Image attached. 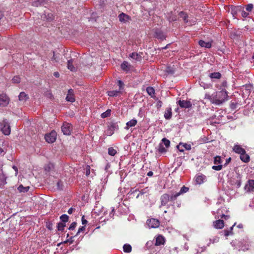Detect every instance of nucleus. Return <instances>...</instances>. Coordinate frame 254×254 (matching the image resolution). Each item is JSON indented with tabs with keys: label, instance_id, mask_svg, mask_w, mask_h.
<instances>
[{
	"label": "nucleus",
	"instance_id": "a878e982",
	"mask_svg": "<svg viewBox=\"0 0 254 254\" xmlns=\"http://www.w3.org/2000/svg\"><path fill=\"white\" fill-rule=\"evenodd\" d=\"M221 74L219 72H214L209 74V77L211 79H220L221 77Z\"/></svg>",
	"mask_w": 254,
	"mask_h": 254
},
{
	"label": "nucleus",
	"instance_id": "864d4df0",
	"mask_svg": "<svg viewBox=\"0 0 254 254\" xmlns=\"http://www.w3.org/2000/svg\"><path fill=\"white\" fill-rule=\"evenodd\" d=\"M224 234L225 236L227 237L230 235L233 234V232H230L229 230H224Z\"/></svg>",
	"mask_w": 254,
	"mask_h": 254
},
{
	"label": "nucleus",
	"instance_id": "f257e3e1",
	"mask_svg": "<svg viewBox=\"0 0 254 254\" xmlns=\"http://www.w3.org/2000/svg\"><path fill=\"white\" fill-rule=\"evenodd\" d=\"M205 98L209 100L213 104L220 105L228 100V92L226 90H220L213 93L212 95L206 94Z\"/></svg>",
	"mask_w": 254,
	"mask_h": 254
},
{
	"label": "nucleus",
	"instance_id": "e433bc0d",
	"mask_svg": "<svg viewBox=\"0 0 254 254\" xmlns=\"http://www.w3.org/2000/svg\"><path fill=\"white\" fill-rule=\"evenodd\" d=\"M166 148H168L170 146V141L166 138H163L162 139V143Z\"/></svg>",
	"mask_w": 254,
	"mask_h": 254
},
{
	"label": "nucleus",
	"instance_id": "b1692460",
	"mask_svg": "<svg viewBox=\"0 0 254 254\" xmlns=\"http://www.w3.org/2000/svg\"><path fill=\"white\" fill-rule=\"evenodd\" d=\"M172 115V113L171 108L170 107L167 108L164 113L165 118L167 120H169L171 118Z\"/></svg>",
	"mask_w": 254,
	"mask_h": 254
},
{
	"label": "nucleus",
	"instance_id": "f3484780",
	"mask_svg": "<svg viewBox=\"0 0 254 254\" xmlns=\"http://www.w3.org/2000/svg\"><path fill=\"white\" fill-rule=\"evenodd\" d=\"M154 36L161 40H164L165 39V36L163 32L159 30H157L155 32Z\"/></svg>",
	"mask_w": 254,
	"mask_h": 254
},
{
	"label": "nucleus",
	"instance_id": "f704fd0d",
	"mask_svg": "<svg viewBox=\"0 0 254 254\" xmlns=\"http://www.w3.org/2000/svg\"><path fill=\"white\" fill-rule=\"evenodd\" d=\"M43 18H45L48 21H51L54 19V16L52 13H48L47 14L45 13L44 16H42Z\"/></svg>",
	"mask_w": 254,
	"mask_h": 254
},
{
	"label": "nucleus",
	"instance_id": "6ab92c4d",
	"mask_svg": "<svg viewBox=\"0 0 254 254\" xmlns=\"http://www.w3.org/2000/svg\"><path fill=\"white\" fill-rule=\"evenodd\" d=\"M233 150L235 151V153L239 154L244 153L246 151L243 148H242L239 145H235L233 147Z\"/></svg>",
	"mask_w": 254,
	"mask_h": 254
},
{
	"label": "nucleus",
	"instance_id": "de8ad7c7",
	"mask_svg": "<svg viewBox=\"0 0 254 254\" xmlns=\"http://www.w3.org/2000/svg\"><path fill=\"white\" fill-rule=\"evenodd\" d=\"M118 85L119 86V90H120L121 91V90L122 89H123L124 86V84L123 82L120 80H118Z\"/></svg>",
	"mask_w": 254,
	"mask_h": 254
},
{
	"label": "nucleus",
	"instance_id": "58836bf2",
	"mask_svg": "<svg viewBox=\"0 0 254 254\" xmlns=\"http://www.w3.org/2000/svg\"><path fill=\"white\" fill-rule=\"evenodd\" d=\"M69 217L66 214H63L60 216V219L62 221L61 222L64 223L65 224L68 221Z\"/></svg>",
	"mask_w": 254,
	"mask_h": 254
},
{
	"label": "nucleus",
	"instance_id": "4d7b16f0",
	"mask_svg": "<svg viewBox=\"0 0 254 254\" xmlns=\"http://www.w3.org/2000/svg\"><path fill=\"white\" fill-rule=\"evenodd\" d=\"M236 184L237 185V187L239 188L241 185V180L240 179L237 180Z\"/></svg>",
	"mask_w": 254,
	"mask_h": 254
},
{
	"label": "nucleus",
	"instance_id": "dca6fc26",
	"mask_svg": "<svg viewBox=\"0 0 254 254\" xmlns=\"http://www.w3.org/2000/svg\"><path fill=\"white\" fill-rule=\"evenodd\" d=\"M137 121L136 119H132L126 124V127H125L126 129H128L129 127H133L136 125Z\"/></svg>",
	"mask_w": 254,
	"mask_h": 254
},
{
	"label": "nucleus",
	"instance_id": "79ce46f5",
	"mask_svg": "<svg viewBox=\"0 0 254 254\" xmlns=\"http://www.w3.org/2000/svg\"><path fill=\"white\" fill-rule=\"evenodd\" d=\"M117 153V151L113 147H111L108 148V154L112 156H115Z\"/></svg>",
	"mask_w": 254,
	"mask_h": 254
},
{
	"label": "nucleus",
	"instance_id": "6e6d98bb",
	"mask_svg": "<svg viewBox=\"0 0 254 254\" xmlns=\"http://www.w3.org/2000/svg\"><path fill=\"white\" fill-rule=\"evenodd\" d=\"M81 221H82V224L83 225H85L87 223V221L86 219H85L84 216H83L82 217Z\"/></svg>",
	"mask_w": 254,
	"mask_h": 254
},
{
	"label": "nucleus",
	"instance_id": "2f4dec72",
	"mask_svg": "<svg viewBox=\"0 0 254 254\" xmlns=\"http://www.w3.org/2000/svg\"><path fill=\"white\" fill-rule=\"evenodd\" d=\"M120 90H112L108 91V95L111 97L117 96L121 93Z\"/></svg>",
	"mask_w": 254,
	"mask_h": 254
},
{
	"label": "nucleus",
	"instance_id": "7ed1b4c3",
	"mask_svg": "<svg viewBox=\"0 0 254 254\" xmlns=\"http://www.w3.org/2000/svg\"><path fill=\"white\" fill-rule=\"evenodd\" d=\"M0 129L4 135H8L10 134L11 132L10 127L6 119L0 122Z\"/></svg>",
	"mask_w": 254,
	"mask_h": 254
},
{
	"label": "nucleus",
	"instance_id": "a19ab883",
	"mask_svg": "<svg viewBox=\"0 0 254 254\" xmlns=\"http://www.w3.org/2000/svg\"><path fill=\"white\" fill-rule=\"evenodd\" d=\"M65 227V224L64 223L59 222L58 223L57 229L58 231H63Z\"/></svg>",
	"mask_w": 254,
	"mask_h": 254
},
{
	"label": "nucleus",
	"instance_id": "4468645a",
	"mask_svg": "<svg viewBox=\"0 0 254 254\" xmlns=\"http://www.w3.org/2000/svg\"><path fill=\"white\" fill-rule=\"evenodd\" d=\"M129 57L136 62H141L142 60V56L140 54L135 52L132 53L129 55Z\"/></svg>",
	"mask_w": 254,
	"mask_h": 254
},
{
	"label": "nucleus",
	"instance_id": "c03bdc74",
	"mask_svg": "<svg viewBox=\"0 0 254 254\" xmlns=\"http://www.w3.org/2000/svg\"><path fill=\"white\" fill-rule=\"evenodd\" d=\"M227 87V82L226 80H224L222 82L219 89L221 90H226V88Z\"/></svg>",
	"mask_w": 254,
	"mask_h": 254
},
{
	"label": "nucleus",
	"instance_id": "f8f14e48",
	"mask_svg": "<svg viewBox=\"0 0 254 254\" xmlns=\"http://www.w3.org/2000/svg\"><path fill=\"white\" fill-rule=\"evenodd\" d=\"M182 146L184 147V149L187 150H190L191 149V145L190 144H187V143H180L177 146V147L178 149L180 152H184V149H180V147Z\"/></svg>",
	"mask_w": 254,
	"mask_h": 254
},
{
	"label": "nucleus",
	"instance_id": "9d476101",
	"mask_svg": "<svg viewBox=\"0 0 254 254\" xmlns=\"http://www.w3.org/2000/svg\"><path fill=\"white\" fill-rule=\"evenodd\" d=\"M254 189V180H250L245 186V190L247 192L253 191Z\"/></svg>",
	"mask_w": 254,
	"mask_h": 254
},
{
	"label": "nucleus",
	"instance_id": "9b49d317",
	"mask_svg": "<svg viewBox=\"0 0 254 254\" xmlns=\"http://www.w3.org/2000/svg\"><path fill=\"white\" fill-rule=\"evenodd\" d=\"M66 100L68 102H73L75 101V98L73 95V90L70 89L68 91V93L66 97Z\"/></svg>",
	"mask_w": 254,
	"mask_h": 254
},
{
	"label": "nucleus",
	"instance_id": "f03ea898",
	"mask_svg": "<svg viewBox=\"0 0 254 254\" xmlns=\"http://www.w3.org/2000/svg\"><path fill=\"white\" fill-rule=\"evenodd\" d=\"M177 199L175 194L171 195L168 193H164L160 197L161 206H165L169 201H174Z\"/></svg>",
	"mask_w": 254,
	"mask_h": 254
},
{
	"label": "nucleus",
	"instance_id": "a18cd8bd",
	"mask_svg": "<svg viewBox=\"0 0 254 254\" xmlns=\"http://www.w3.org/2000/svg\"><path fill=\"white\" fill-rule=\"evenodd\" d=\"M180 16L181 17H182L183 19V20L185 23H187L188 22V21L187 20L188 15L186 13H185L184 12H181L180 13Z\"/></svg>",
	"mask_w": 254,
	"mask_h": 254
},
{
	"label": "nucleus",
	"instance_id": "338daca9",
	"mask_svg": "<svg viewBox=\"0 0 254 254\" xmlns=\"http://www.w3.org/2000/svg\"><path fill=\"white\" fill-rule=\"evenodd\" d=\"M229 217V216H228V215H224V214H223V215L221 216V218H223V219H225V220H226L227 219H228Z\"/></svg>",
	"mask_w": 254,
	"mask_h": 254
},
{
	"label": "nucleus",
	"instance_id": "423d86ee",
	"mask_svg": "<svg viewBox=\"0 0 254 254\" xmlns=\"http://www.w3.org/2000/svg\"><path fill=\"white\" fill-rule=\"evenodd\" d=\"M46 141L48 143H53L56 140V132L52 131L51 132L46 134L45 136Z\"/></svg>",
	"mask_w": 254,
	"mask_h": 254
},
{
	"label": "nucleus",
	"instance_id": "bf43d9fd",
	"mask_svg": "<svg viewBox=\"0 0 254 254\" xmlns=\"http://www.w3.org/2000/svg\"><path fill=\"white\" fill-rule=\"evenodd\" d=\"M61 181H59L57 183V186L59 189L62 190V184Z\"/></svg>",
	"mask_w": 254,
	"mask_h": 254
},
{
	"label": "nucleus",
	"instance_id": "39448f33",
	"mask_svg": "<svg viewBox=\"0 0 254 254\" xmlns=\"http://www.w3.org/2000/svg\"><path fill=\"white\" fill-rule=\"evenodd\" d=\"M222 163V159L220 156H216L214 158V163L216 165L212 167V169L216 171H220L222 169V165H221Z\"/></svg>",
	"mask_w": 254,
	"mask_h": 254
},
{
	"label": "nucleus",
	"instance_id": "5701e85b",
	"mask_svg": "<svg viewBox=\"0 0 254 254\" xmlns=\"http://www.w3.org/2000/svg\"><path fill=\"white\" fill-rule=\"evenodd\" d=\"M189 190V188L188 187H187L185 186H184L183 187L181 188L180 190L175 193V195L176 196V197L177 198L179 196H180L181 194H183L187 192H188Z\"/></svg>",
	"mask_w": 254,
	"mask_h": 254
},
{
	"label": "nucleus",
	"instance_id": "13d9d810",
	"mask_svg": "<svg viewBox=\"0 0 254 254\" xmlns=\"http://www.w3.org/2000/svg\"><path fill=\"white\" fill-rule=\"evenodd\" d=\"M69 242L70 244H72L73 242V237H71L69 240H67L64 242V243H66L67 242Z\"/></svg>",
	"mask_w": 254,
	"mask_h": 254
},
{
	"label": "nucleus",
	"instance_id": "680f3d73",
	"mask_svg": "<svg viewBox=\"0 0 254 254\" xmlns=\"http://www.w3.org/2000/svg\"><path fill=\"white\" fill-rule=\"evenodd\" d=\"M73 210H75V209H73V208L71 207L70 208L68 211L67 212L68 214H71L73 212Z\"/></svg>",
	"mask_w": 254,
	"mask_h": 254
},
{
	"label": "nucleus",
	"instance_id": "c85d7f7f",
	"mask_svg": "<svg viewBox=\"0 0 254 254\" xmlns=\"http://www.w3.org/2000/svg\"><path fill=\"white\" fill-rule=\"evenodd\" d=\"M67 68L71 71L76 70L75 67L73 65V60L70 59L67 61Z\"/></svg>",
	"mask_w": 254,
	"mask_h": 254
},
{
	"label": "nucleus",
	"instance_id": "1a4fd4ad",
	"mask_svg": "<svg viewBox=\"0 0 254 254\" xmlns=\"http://www.w3.org/2000/svg\"><path fill=\"white\" fill-rule=\"evenodd\" d=\"M178 104L181 108H190L192 106L191 103L190 101L180 100L178 101Z\"/></svg>",
	"mask_w": 254,
	"mask_h": 254
},
{
	"label": "nucleus",
	"instance_id": "393cba45",
	"mask_svg": "<svg viewBox=\"0 0 254 254\" xmlns=\"http://www.w3.org/2000/svg\"><path fill=\"white\" fill-rule=\"evenodd\" d=\"M46 3V0H37L32 2V5L34 6L38 7L44 5Z\"/></svg>",
	"mask_w": 254,
	"mask_h": 254
},
{
	"label": "nucleus",
	"instance_id": "bb28decb",
	"mask_svg": "<svg viewBox=\"0 0 254 254\" xmlns=\"http://www.w3.org/2000/svg\"><path fill=\"white\" fill-rule=\"evenodd\" d=\"M199 45L201 47H205L206 48H210L211 47V43L210 42H206L203 40H200L198 42Z\"/></svg>",
	"mask_w": 254,
	"mask_h": 254
},
{
	"label": "nucleus",
	"instance_id": "412c9836",
	"mask_svg": "<svg viewBox=\"0 0 254 254\" xmlns=\"http://www.w3.org/2000/svg\"><path fill=\"white\" fill-rule=\"evenodd\" d=\"M240 159L245 163H248L250 161V156L248 154H246V151L244 153L240 154Z\"/></svg>",
	"mask_w": 254,
	"mask_h": 254
},
{
	"label": "nucleus",
	"instance_id": "69168bd1",
	"mask_svg": "<svg viewBox=\"0 0 254 254\" xmlns=\"http://www.w3.org/2000/svg\"><path fill=\"white\" fill-rule=\"evenodd\" d=\"M54 75L56 77H59L60 76V74L58 72L56 71V72H54Z\"/></svg>",
	"mask_w": 254,
	"mask_h": 254
},
{
	"label": "nucleus",
	"instance_id": "052dcab7",
	"mask_svg": "<svg viewBox=\"0 0 254 254\" xmlns=\"http://www.w3.org/2000/svg\"><path fill=\"white\" fill-rule=\"evenodd\" d=\"M242 15L244 17H246L249 15V13H247L246 12H245L244 11H243L242 13Z\"/></svg>",
	"mask_w": 254,
	"mask_h": 254
},
{
	"label": "nucleus",
	"instance_id": "4be33fe9",
	"mask_svg": "<svg viewBox=\"0 0 254 254\" xmlns=\"http://www.w3.org/2000/svg\"><path fill=\"white\" fill-rule=\"evenodd\" d=\"M121 68L126 71H128L130 70L131 65L127 62L124 61L121 65Z\"/></svg>",
	"mask_w": 254,
	"mask_h": 254
},
{
	"label": "nucleus",
	"instance_id": "774afa93",
	"mask_svg": "<svg viewBox=\"0 0 254 254\" xmlns=\"http://www.w3.org/2000/svg\"><path fill=\"white\" fill-rule=\"evenodd\" d=\"M153 175V173L152 171H149L147 173V175L149 177H151Z\"/></svg>",
	"mask_w": 254,
	"mask_h": 254
},
{
	"label": "nucleus",
	"instance_id": "473e14b6",
	"mask_svg": "<svg viewBox=\"0 0 254 254\" xmlns=\"http://www.w3.org/2000/svg\"><path fill=\"white\" fill-rule=\"evenodd\" d=\"M146 92L151 97H153L154 96L155 90L153 87L150 86L147 87L146 88Z\"/></svg>",
	"mask_w": 254,
	"mask_h": 254
},
{
	"label": "nucleus",
	"instance_id": "aec40b11",
	"mask_svg": "<svg viewBox=\"0 0 254 254\" xmlns=\"http://www.w3.org/2000/svg\"><path fill=\"white\" fill-rule=\"evenodd\" d=\"M119 20L121 22H125L127 21L128 20H129L130 19V17L124 13H122L120 14H119Z\"/></svg>",
	"mask_w": 254,
	"mask_h": 254
},
{
	"label": "nucleus",
	"instance_id": "8fccbe9b",
	"mask_svg": "<svg viewBox=\"0 0 254 254\" xmlns=\"http://www.w3.org/2000/svg\"><path fill=\"white\" fill-rule=\"evenodd\" d=\"M166 71L168 73H171V74H173L174 73V69L170 67V66H168L166 68Z\"/></svg>",
	"mask_w": 254,
	"mask_h": 254
},
{
	"label": "nucleus",
	"instance_id": "e2e57ef3",
	"mask_svg": "<svg viewBox=\"0 0 254 254\" xmlns=\"http://www.w3.org/2000/svg\"><path fill=\"white\" fill-rule=\"evenodd\" d=\"M162 102L161 101H159L157 103V106L158 108L162 106Z\"/></svg>",
	"mask_w": 254,
	"mask_h": 254
},
{
	"label": "nucleus",
	"instance_id": "0e129e2a",
	"mask_svg": "<svg viewBox=\"0 0 254 254\" xmlns=\"http://www.w3.org/2000/svg\"><path fill=\"white\" fill-rule=\"evenodd\" d=\"M144 192L143 191V190H141V191H139V192L137 194L136 197L137 198L139 197V195H142L143 194H144Z\"/></svg>",
	"mask_w": 254,
	"mask_h": 254
},
{
	"label": "nucleus",
	"instance_id": "c9c22d12",
	"mask_svg": "<svg viewBox=\"0 0 254 254\" xmlns=\"http://www.w3.org/2000/svg\"><path fill=\"white\" fill-rule=\"evenodd\" d=\"M6 177L4 175L0 177V188H2L6 184Z\"/></svg>",
	"mask_w": 254,
	"mask_h": 254
},
{
	"label": "nucleus",
	"instance_id": "7c9ffc66",
	"mask_svg": "<svg viewBox=\"0 0 254 254\" xmlns=\"http://www.w3.org/2000/svg\"><path fill=\"white\" fill-rule=\"evenodd\" d=\"M123 251L126 253H129L132 251V247L129 244H126L123 246Z\"/></svg>",
	"mask_w": 254,
	"mask_h": 254
},
{
	"label": "nucleus",
	"instance_id": "09e8293b",
	"mask_svg": "<svg viewBox=\"0 0 254 254\" xmlns=\"http://www.w3.org/2000/svg\"><path fill=\"white\" fill-rule=\"evenodd\" d=\"M253 4L252 3L248 4L246 5V9L248 11H251L253 8Z\"/></svg>",
	"mask_w": 254,
	"mask_h": 254
},
{
	"label": "nucleus",
	"instance_id": "cd10ccee",
	"mask_svg": "<svg viewBox=\"0 0 254 254\" xmlns=\"http://www.w3.org/2000/svg\"><path fill=\"white\" fill-rule=\"evenodd\" d=\"M164 238L162 236H159L156 239L155 245L160 246L164 244Z\"/></svg>",
	"mask_w": 254,
	"mask_h": 254
},
{
	"label": "nucleus",
	"instance_id": "a211bd4d",
	"mask_svg": "<svg viewBox=\"0 0 254 254\" xmlns=\"http://www.w3.org/2000/svg\"><path fill=\"white\" fill-rule=\"evenodd\" d=\"M157 151L160 154H162L163 153H165L167 149V148L164 146V145L162 143H159L157 147L156 148Z\"/></svg>",
	"mask_w": 254,
	"mask_h": 254
},
{
	"label": "nucleus",
	"instance_id": "5fc2aeb1",
	"mask_svg": "<svg viewBox=\"0 0 254 254\" xmlns=\"http://www.w3.org/2000/svg\"><path fill=\"white\" fill-rule=\"evenodd\" d=\"M85 226H82L81 227L79 228L78 229V232L76 234V235H77L79 233H80L81 231H83L85 230Z\"/></svg>",
	"mask_w": 254,
	"mask_h": 254
},
{
	"label": "nucleus",
	"instance_id": "37998d69",
	"mask_svg": "<svg viewBox=\"0 0 254 254\" xmlns=\"http://www.w3.org/2000/svg\"><path fill=\"white\" fill-rule=\"evenodd\" d=\"M239 105L237 102H234L233 101H231L230 107L232 110H235L237 108L238 105Z\"/></svg>",
	"mask_w": 254,
	"mask_h": 254
},
{
	"label": "nucleus",
	"instance_id": "3c124183",
	"mask_svg": "<svg viewBox=\"0 0 254 254\" xmlns=\"http://www.w3.org/2000/svg\"><path fill=\"white\" fill-rule=\"evenodd\" d=\"M76 224H76V222H72V223L70 224V226H69V227L68 229H69V230H74V229H75V228L76 227Z\"/></svg>",
	"mask_w": 254,
	"mask_h": 254
},
{
	"label": "nucleus",
	"instance_id": "0eeeda50",
	"mask_svg": "<svg viewBox=\"0 0 254 254\" xmlns=\"http://www.w3.org/2000/svg\"><path fill=\"white\" fill-rule=\"evenodd\" d=\"M147 225L151 228H157L160 225V222L158 219L151 218L147 220Z\"/></svg>",
	"mask_w": 254,
	"mask_h": 254
},
{
	"label": "nucleus",
	"instance_id": "72a5a7b5",
	"mask_svg": "<svg viewBox=\"0 0 254 254\" xmlns=\"http://www.w3.org/2000/svg\"><path fill=\"white\" fill-rule=\"evenodd\" d=\"M28 98V95L24 92H22L19 95V100L22 101H25Z\"/></svg>",
	"mask_w": 254,
	"mask_h": 254
},
{
	"label": "nucleus",
	"instance_id": "49530a36",
	"mask_svg": "<svg viewBox=\"0 0 254 254\" xmlns=\"http://www.w3.org/2000/svg\"><path fill=\"white\" fill-rule=\"evenodd\" d=\"M12 82L15 83H18L20 82V78L18 76H15L13 77Z\"/></svg>",
	"mask_w": 254,
	"mask_h": 254
},
{
	"label": "nucleus",
	"instance_id": "4c0bfd02",
	"mask_svg": "<svg viewBox=\"0 0 254 254\" xmlns=\"http://www.w3.org/2000/svg\"><path fill=\"white\" fill-rule=\"evenodd\" d=\"M29 189V187H24L22 185H20L17 189L19 192H25L28 191Z\"/></svg>",
	"mask_w": 254,
	"mask_h": 254
},
{
	"label": "nucleus",
	"instance_id": "ddd939ff",
	"mask_svg": "<svg viewBox=\"0 0 254 254\" xmlns=\"http://www.w3.org/2000/svg\"><path fill=\"white\" fill-rule=\"evenodd\" d=\"M118 129V126L115 123H112L109 127V128L107 130L108 133L111 135L114 132V131Z\"/></svg>",
	"mask_w": 254,
	"mask_h": 254
},
{
	"label": "nucleus",
	"instance_id": "20e7f679",
	"mask_svg": "<svg viewBox=\"0 0 254 254\" xmlns=\"http://www.w3.org/2000/svg\"><path fill=\"white\" fill-rule=\"evenodd\" d=\"M61 128L62 131L64 135H70L72 127L71 124L65 122L63 123Z\"/></svg>",
	"mask_w": 254,
	"mask_h": 254
},
{
	"label": "nucleus",
	"instance_id": "c756f323",
	"mask_svg": "<svg viewBox=\"0 0 254 254\" xmlns=\"http://www.w3.org/2000/svg\"><path fill=\"white\" fill-rule=\"evenodd\" d=\"M205 176L203 175H198L196 177L195 181L197 184H201L203 183V180L205 179Z\"/></svg>",
	"mask_w": 254,
	"mask_h": 254
},
{
	"label": "nucleus",
	"instance_id": "ea45409f",
	"mask_svg": "<svg viewBox=\"0 0 254 254\" xmlns=\"http://www.w3.org/2000/svg\"><path fill=\"white\" fill-rule=\"evenodd\" d=\"M111 110L110 109H108L106 111L103 113L101 116L102 118H106L109 117L111 115Z\"/></svg>",
	"mask_w": 254,
	"mask_h": 254
},
{
	"label": "nucleus",
	"instance_id": "603ef678",
	"mask_svg": "<svg viewBox=\"0 0 254 254\" xmlns=\"http://www.w3.org/2000/svg\"><path fill=\"white\" fill-rule=\"evenodd\" d=\"M90 174V166L87 165L86 167V175L88 176Z\"/></svg>",
	"mask_w": 254,
	"mask_h": 254
},
{
	"label": "nucleus",
	"instance_id": "6e6552de",
	"mask_svg": "<svg viewBox=\"0 0 254 254\" xmlns=\"http://www.w3.org/2000/svg\"><path fill=\"white\" fill-rule=\"evenodd\" d=\"M9 102V99L5 94L0 95V106L5 107Z\"/></svg>",
	"mask_w": 254,
	"mask_h": 254
},
{
	"label": "nucleus",
	"instance_id": "2eb2a0df",
	"mask_svg": "<svg viewBox=\"0 0 254 254\" xmlns=\"http://www.w3.org/2000/svg\"><path fill=\"white\" fill-rule=\"evenodd\" d=\"M214 227L216 229H222L224 226V223L222 220H218L213 222Z\"/></svg>",
	"mask_w": 254,
	"mask_h": 254
}]
</instances>
